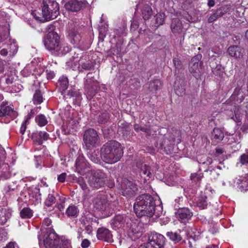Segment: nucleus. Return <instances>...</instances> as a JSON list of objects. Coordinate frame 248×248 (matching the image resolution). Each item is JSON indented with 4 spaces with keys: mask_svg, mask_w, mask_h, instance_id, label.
Returning a JSON list of instances; mask_svg holds the SVG:
<instances>
[{
    "mask_svg": "<svg viewBox=\"0 0 248 248\" xmlns=\"http://www.w3.org/2000/svg\"><path fill=\"white\" fill-rule=\"evenodd\" d=\"M51 223L49 218L43 220L41 233L38 236L39 245L44 246L46 248H71L69 240L61 239L53 229L48 227Z\"/></svg>",
    "mask_w": 248,
    "mask_h": 248,
    "instance_id": "1",
    "label": "nucleus"
},
{
    "mask_svg": "<svg viewBox=\"0 0 248 248\" xmlns=\"http://www.w3.org/2000/svg\"><path fill=\"white\" fill-rule=\"evenodd\" d=\"M133 208L135 214L139 217L145 216L152 217L154 215L159 217L162 213V211L160 213L155 211L158 208L162 209V207L158 206L155 208V201L153 197L147 194L139 196L135 200Z\"/></svg>",
    "mask_w": 248,
    "mask_h": 248,
    "instance_id": "2",
    "label": "nucleus"
},
{
    "mask_svg": "<svg viewBox=\"0 0 248 248\" xmlns=\"http://www.w3.org/2000/svg\"><path fill=\"white\" fill-rule=\"evenodd\" d=\"M123 155L121 144L115 140H110L103 145L100 150V157L108 164H114L120 160Z\"/></svg>",
    "mask_w": 248,
    "mask_h": 248,
    "instance_id": "3",
    "label": "nucleus"
},
{
    "mask_svg": "<svg viewBox=\"0 0 248 248\" xmlns=\"http://www.w3.org/2000/svg\"><path fill=\"white\" fill-rule=\"evenodd\" d=\"M41 7L43 16L46 21L55 19L59 14V5L54 0H44Z\"/></svg>",
    "mask_w": 248,
    "mask_h": 248,
    "instance_id": "4",
    "label": "nucleus"
},
{
    "mask_svg": "<svg viewBox=\"0 0 248 248\" xmlns=\"http://www.w3.org/2000/svg\"><path fill=\"white\" fill-rule=\"evenodd\" d=\"M44 45L46 48L54 52L61 50L60 37L56 32H49L44 40Z\"/></svg>",
    "mask_w": 248,
    "mask_h": 248,
    "instance_id": "5",
    "label": "nucleus"
},
{
    "mask_svg": "<svg viewBox=\"0 0 248 248\" xmlns=\"http://www.w3.org/2000/svg\"><path fill=\"white\" fill-rule=\"evenodd\" d=\"M107 180L106 174L101 170H97L90 178L88 183L91 187L99 188L104 186Z\"/></svg>",
    "mask_w": 248,
    "mask_h": 248,
    "instance_id": "6",
    "label": "nucleus"
},
{
    "mask_svg": "<svg viewBox=\"0 0 248 248\" xmlns=\"http://www.w3.org/2000/svg\"><path fill=\"white\" fill-rule=\"evenodd\" d=\"M165 242V238L162 234L151 232L149 234L147 245L148 248H163Z\"/></svg>",
    "mask_w": 248,
    "mask_h": 248,
    "instance_id": "7",
    "label": "nucleus"
},
{
    "mask_svg": "<svg viewBox=\"0 0 248 248\" xmlns=\"http://www.w3.org/2000/svg\"><path fill=\"white\" fill-rule=\"evenodd\" d=\"M83 140L88 148L95 147L99 143V138L97 132L94 129L91 128L85 132Z\"/></svg>",
    "mask_w": 248,
    "mask_h": 248,
    "instance_id": "8",
    "label": "nucleus"
},
{
    "mask_svg": "<svg viewBox=\"0 0 248 248\" xmlns=\"http://www.w3.org/2000/svg\"><path fill=\"white\" fill-rule=\"evenodd\" d=\"M202 55L199 54L193 57L189 63V71L197 79L200 78L201 76L200 69L202 68V62H200Z\"/></svg>",
    "mask_w": 248,
    "mask_h": 248,
    "instance_id": "9",
    "label": "nucleus"
},
{
    "mask_svg": "<svg viewBox=\"0 0 248 248\" xmlns=\"http://www.w3.org/2000/svg\"><path fill=\"white\" fill-rule=\"evenodd\" d=\"M122 195L127 197L134 196L138 192L137 185L132 181L124 180L121 184Z\"/></svg>",
    "mask_w": 248,
    "mask_h": 248,
    "instance_id": "10",
    "label": "nucleus"
},
{
    "mask_svg": "<svg viewBox=\"0 0 248 248\" xmlns=\"http://www.w3.org/2000/svg\"><path fill=\"white\" fill-rule=\"evenodd\" d=\"M93 203L94 207L97 209L104 211L109 209L111 202L108 200L106 195L99 194L95 197Z\"/></svg>",
    "mask_w": 248,
    "mask_h": 248,
    "instance_id": "11",
    "label": "nucleus"
},
{
    "mask_svg": "<svg viewBox=\"0 0 248 248\" xmlns=\"http://www.w3.org/2000/svg\"><path fill=\"white\" fill-rule=\"evenodd\" d=\"M76 171L83 175L90 170V165L82 155H79L75 161Z\"/></svg>",
    "mask_w": 248,
    "mask_h": 248,
    "instance_id": "12",
    "label": "nucleus"
},
{
    "mask_svg": "<svg viewBox=\"0 0 248 248\" xmlns=\"http://www.w3.org/2000/svg\"><path fill=\"white\" fill-rule=\"evenodd\" d=\"M87 4L86 0H68L64 7L65 9L73 12H77Z\"/></svg>",
    "mask_w": 248,
    "mask_h": 248,
    "instance_id": "13",
    "label": "nucleus"
},
{
    "mask_svg": "<svg viewBox=\"0 0 248 248\" xmlns=\"http://www.w3.org/2000/svg\"><path fill=\"white\" fill-rule=\"evenodd\" d=\"M231 10V5L229 4L222 6L217 8L214 13L211 14L208 19V22L212 23L217 20L218 18L222 17Z\"/></svg>",
    "mask_w": 248,
    "mask_h": 248,
    "instance_id": "14",
    "label": "nucleus"
},
{
    "mask_svg": "<svg viewBox=\"0 0 248 248\" xmlns=\"http://www.w3.org/2000/svg\"><path fill=\"white\" fill-rule=\"evenodd\" d=\"M193 213L188 208L179 209L176 213V217L181 222H186L191 219Z\"/></svg>",
    "mask_w": 248,
    "mask_h": 248,
    "instance_id": "15",
    "label": "nucleus"
},
{
    "mask_svg": "<svg viewBox=\"0 0 248 248\" xmlns=\"http://www.w3.org/2000/svg\"><path fill=\"white\" fill-rule=\"evenodd\" d=\"M127 219L124 215H117L111 220L110 225L113 229L117 230L123 227Z\"/></svg>",
    "mask_w": 248,
    "mask_h": 248,
    "instance_id": "16",
    "label": "nucleus"
},
{
    "mask_svg": "<svg viewBox=\"0 0 248 248\" xmlns=\"http://www.w3.org/2000/svg\"><path fill=\"white\" fill-rule=\"evenodd\" d=\"M31 138L36 144L41 145L43 141L47 140L49 139V136L45 131H40L32 133Z\"/></svg>",
    "mask_w": 248,
    "mask_h": 248,
    "instance_id": "17",
    "label": "nucleus"
},
{
    "mask_svg": "<svg viewBox=\"0 0 248 248\" xmlns=\"http://www.w3.org/2000/svg\"><path fill=\"white\" fill-rule=\"evenodd\" d=\"M97 237L100 240H104L106 242H111L112 234L110 231L105 228H99L97 231Z\"/></svg>",
    "mask_w": 248,
    "mask_h": 248,
    "instance_id": "18",
    "label": "nucleus"
},
{
    "mask_svg": "<svg viewBox=\"0 0 248 248\" xmlns=\"http://www.w3.org/2000/svg\"><path fill=\"white\" fill-rule=\"evenodd\" d=\"M186 83L183 80H179L175 82L174 91L175 93L179 96H183L186 93Z\"/></svg>",
    "mask_w": 248,
    "mask_h": 248,
    "instance_id": "19",
    "label": "nucleus"
},
{
    "mask_svg": "<svg viewBox=\"0 0 248 248\" xmlns=\"http://www.w3.org/2000/svg\"><path fill=\"white\" fill-rule=\"evenodd\" d=\"M227 52L231 57L241 58L244 55L245 51L240 46H233L228 48Z\"/></svg>",
    "mask_w": 248,
    "mask_h": 248,
    "instance_id": "20",
    "label": "nucleus"
},
{
    "mask_svg": "<svg viewBox=\"0 0 248 248\" xmlns=\"http://www.w3.org/2000/svg\"><path fill=\"white\" fill-rule=\"evenodd\" d=\"M139 5H141V13L143 19L145 20H148L153 14L152 8L146 3H141Z\"/></svg>",
    "mask_w": 248,
    "mask_h": 248,
    "instance_id": "21",
    "label": "nucleus"
},
{
    "mask_svg": "<svg viewBox=\"0 0 248 248\" xmlns=\"http://www.w3.org/2000/svg\"><path fill=\"white\" fill-rule=\"evenodd\" d=\"M69 86V81L67 77L61 76L57 83V87L60 91L61 94H63L64 92L67 89Z\"/></svg>",
    "mask_w": 248,
    "mask_h": 248,
    "instance_id": "22",
    "label": "nucleus"
},
{
    "mask_svg": "<svg viewBox=\"0 0 248 248\" xmlns=\"http://www.w3.org/2000/svg\"><path fill=\"white\" fill-rule=\"evenodd\" d=\"M170 28L174 33H181L183 31V25L181 21L177 18L173 19Z\"/></svg>",
    "mask_w": 248,
    "mask_h": 248,
    "instance_id": "23",
    "label": "nucleus"
},
{
    "mask_svg": "<svg viewBox=\"0 0 248 248\" xmlns=\"http://www.w3.org/2000/svg\"><path fill=\"white\" fill-rule=\"evenodd\" d=\"M81 36L80 34L75 29L71 31L69 33V40L73 45H78L81 41Z\"/></svg>",
    "mask_w": 248,
    "mask_h": 248,
    "instance_id": "24",
    "label": "nucleus"
},
{
    "mask_svg": "<svg viewBox=\"0 0 248 248\" xmlns=\"http://www.w3.org/2000/svg\"><path fill=\"white\" fill-rule=\"evenodd\" d=\"M14 113L13 108L4 104L3 102L0 105V117L11 116Z\"/></svg>",
    "mask_w": 248,
    "mask_h": 248,
    "instance_id": "25",
    "label": "nucleus"
},
{
    "mask_svg": "<svg viewBox=\"0 0 248 248\" xmlns=\"http://www.w3.org/2000/svg\"><path fill=\"white\" fill-rule=\"evenodd\" d=\"M79 214V210L77 206L71 204L66 209L65 215L70 218L77 217Z\"/></svg>",
    "mask_w": 248,
    "mask_h": 248,
    "instance_id": "26",
    "label": "nucleus"
},
{
    "mask_svg": "<svg viewBox=\"0 0 248 248\" xmlns=\"http://www.w3.org/2000/svg\"><path fill=\"white\" fill-rule=\"evenodd\" d=\"M224 137V134L221 129L218 128H214L211 134V139L212 140L218 142L221 141Z\"/></svg>",
    "mask_w": 248,
    "mask_h": 248,
    "instance_id": "27",
    "label": "nucleus"
},
{
    "mask_svg": "<svg viewBox=\"0 0 248 248\" xmlns=\"http://www.w3.org/2000/svg\"><path fill=\"white\" fill-rule=\"evenodd\" d=\"M77 66L79 71H81V69L91 70L93 68V64L90 61L83 62L82 60H80Z\"/></svg>",
    "mask_w": 248,
    "mask_h": 248,
    "instance_id": "28",
    "label": "nucleus"
},
{
    "mask_svg": "<svg viewBox=\"0 0 248 248\" xmlns=\"http://www.w3.org/2000/svg\"><path fill=\"white\" fill-rule=\"evenodd\" d=\"M140 174L142 177L143 176L145 177L146 176L148 178H151L153 176L151 172L150 167L146 164L142 165L140 168Z\"/></svg>",
    "mask_w": 248,
    "mask_h": 248,
    "instance_id": "29",
    "label": "nucleus"
},
{
    "mask_svg": "<svg viewBox=\"0 0 248 248\" xmlns=\"http://www.w3.org/2000/svg\"><path fill=\"white\" fill-rule=\"evenodd\" d=\"M67 95L69 97L75 98L77 103H80L81 100V95L80 93L77 90L71 89L70 90Z\"/></svg>",
    "mask_w": 248,
    "mask_h": 248,
    "instance_id": "30",
    "label": "nucleus"
},
{
    "mask_svg": "<svg viewBox=\"0 0 248 248\" xmlns=\"http://www.w3.org/2000/svg\"><path fill=\"white\" fill-rule=\"evenodd\" d=\"M166 235L175 243H178L182 239L181 235L176 232H167Z\"/></svg>",
    "mask_w": 248,
    "mask_h": 248,
    "instance_id": "31",
    "label": "nucleus"
},
{
    "mask_svg": "<svg viewBox=\"0 0 248 248\" xmlns=\"http://www.w3.org/2000/svg\"><path fill=\"white\" fill-rule=\"evenodd\" d=\"M161 86V83L160 80L155 79L152 80L149 83L148 88L151 92L156 91Z\"/></svg>",
    "mask_w": 248,
    "mask_h": 248,
    "instance_id": "32",
    "label": "nucleus"
},
{
    "mask_svg": "<svg viewBox=\"0 0 248 248\" xmlns=\"http://www.w3.org/2000/svg\"><path fill=\"white\" fill-rule=\"evenodd\" d=\"M206 199L207 197L205 196L199 197L196 202L197 206L201 209L206 208L208 204Z\"/></svg>",
    "mask_w": 248,
    "mask_h": 248,
    "instance_id": "33",
    "label": "nucleus"
},
{
    "mask_svg": "<svg viewBox=\"0 0 248 248\" xmlns=\"http://www.w3.org/2000/svg\"><path fill=\"white\" fill-rule=\"evenodd\" d=\"M32 117V115L31 113H29L25 118V119L22 124L21 125L20 128V133L23 135L27 129V126L29 124L30 120Z\"/></svg>",
    "mask_w": 248,
    "mask_h": 248,
    "instance_id": "34",
    "label": "nucleus"
},
{
    "mask_svg": "<svg viewBox=\"0 0 248 248\" xmlns=\"http://www.w3.org/2000/svg\"><path fill=\"white\" fill-rule=\"evenodd\" d=\"M32 215V210L28 207H24L20 211V216L22 218H30Z\"/></svg>",
    "mask_w": 248,
    "mask_h": 248,
    "instance_id": "35",
    "label": "nucleus"
},
{
    "mask_svg": "<svg viewBox=\"0 0 248 248\" xmlns=\"http://www.w3.org/2000/svg\"><path fill=\"white\" fill-rule=\"evenodd\" d=\"M35 122L41 127L46 125L47 123V120L43 114H40L36 117Z\"/></svg>",
    "mask_w": 248,
    "mask_h": 248,
    "instance_id": "36",
    "label": "nucleus"
},
{
    "mask_svg": "<svg viewBox=\"0 0 248 248\" xmlns=\"http://www.w3.org/2000/svg\"><path fill=\"white\" fill-rule=\"evenodd\" d=\"M234 117L233 119L236 122H239L241 120L242 110L239 106H235L233 109Z\"/></svg>",
    "mask_w": 248,
    "mask_h": 248,
    "instance_id": "37",
    "label": "nucleus"
},
{
    "mask_svg": "<svg viewBox=\"0 0 248 248\" xmlns=\"http://www.w3.org/2000/svg\"><path fill=\"white\" fill-rule=\"evenodd\" d=\"M33 103L35 105L40 104L43 102V97L40 91H36L33 97Z\"/></svg>",
    "mask_w": 248,
    "mask_h": 248,
    "instance_id": "38",
    "label": "nucleus"
},
{
    "mask_svg": "<svg viewBox=\"0 0 248 248\" xmlns=\"http://www.w3.org/2000/svg\"><path fill=\"white\" fill-rule=\"evenodd\" d=\"M29 197L31 199V198L34 199L35 202L37 203L40 202L41 198L39 189L38 188H35L31 193L30 194Z\"/></svg>",
    "mask_w": 248,
    "mask_h": 248,
    "instance_id": "39",
    "label": "nucleus"
},
{
    "mask_svg": "<svg viewBox=\"0 0 248 248\" xmlns=\"http://www.w3.org/2000/svg\"><path fill=\"white\" fill-rule=\"evenodd\" d=\"M131 225L127 226L131 232L134 234L138 233L140 232L141 228L140 226H138L137 223L135 221H132Z\"/></svg>",
    "mask_w": 248,
    "mask_h": 248,
    "instance_id": "40",
    "label": "nucleus"
},
{
    "mask_svg": "<svg viewBox=\"0 0 248 248\" xmlns=\"http://www.w3.org/2000/svg\"><path fill=\"white\" fill-rule=\"evenodd\" d=\"M73 180L79 185L83 190H85L87 189V186L82 177H75Z\"/></svg>",
    "mask_w": 248,
    "mask_h": 248,
    "instance_id": "41",
    "label": "nucleus"
},
{
    "mask_svg": "<svg viewBox=\"0 0 248 248\" xmlns=\"http://www.w3.org/2000/svg\"><path fill=\"white\" fill-rule=\"evenodd\" d=\"M56 202L55 197L51 194H49L45 202V204L46 206L47 207L51 206L52 204H53Z\"/></svg>",
    "mask_w": 248,
    "mask_h": 248,
    "instance_id": "42",
    "label": "nucleus"
},
{
    "mask_svg": "<svg viewBox=\"0 0 248 248\" xmlns=\"http://www.w3.org/2000/svg\"><path fill=\"white\" fill-rule=\"evenodd\" d=\"M239 162L243 165H248V150L240 155Z\"/></svg>",
    "mask_w": 248,
    "mask_h": 248,
    "instance_id": "43",
    "label": "nucleus"
},
{
    "mask_svg": "<svg viewBox=\"0 0 248 248\" xmlns=\"http://www.w3.org/2000/svg\"><path fill=\"white\" fill-rule=\"evenodd\" d=\"M155 23L157 26H159L163 24L164 15L162 13H159L155 15Z\"/></svg>",
    "mask_w": 248,
    "mask_h": 248,
    "instance_id": "44",
    "label": "nucleus"
},
{
    "mask_svg": "<svg viewBox=\"0 0 248 248\" xmlns=\"http://www.w3.org/2000/svg\"><path fill=\"white\" fill-rule=\"evenodd\" d=\"M98 152L96 153L95 151L90 154L89 155V158L93 162L95 163H98L100 162V155L99 156L98 154Z\"/></svg>",
    "mask_w": 248,
    "mask_h": 248,
    "instance_id": "45",
    "label": "nucleus"
},
{
    "mask_svg": "<svg viewBox=\"0 0 248 248\" xmlns=\"http://www.w3.org/2000/svg\"><path fill=\"white\" fill-rule=\"evenodd\" d=\"M109 118L108 114L107 113H104L99 116L98 122L99 123H105Z\"/></svg>",
    "mask_w": 248,
    "mask_h": 248,
    "instance_id": "46",
    "label": "nucleus"
},
{
    "mask_svg": "<svg viewBox=\"0 0 248 248\" xmlns=\"http://www.w3.org/2000/svg\"><path fill=\"white\" fill-rule=\"evenodd\" d=\"M70 50V48L69 46H65L64 45H62L61 44V50H60V51L58 52L59 53V54H65L69 52Z\"/></svg>",
    "mask_w": 248,
    "mask_h": 248,
    "instance_id": "47",
    "label": "nucleus"
},
{
    "mask_svg": "<svg viewBox=\"0 0 248 248\" xmlns=\"http://www.w3.org/2000/svg\"><path fill=\"white\" fill-rule=\"evenodd\" d=\"M204 158H206V161H202V160L198 161L199 163L202 164L210 165L212 164L213 160L211 158L204 156Z\"/></svg>",
    "mask_w": 248,
    "mask_h": 248,
    "instance_id": "48",
    "label": "nucleus"
},
{
    "mask_svg": "<svg viewBox=\"0 0 248 248\" xmlns=\"http://www.w3.org/2000/svg\"><path fill=\"white\" fill-rule=\"evenodd\" d=\"M91 74V73H89L87 75V79L85 81V85L87 89H89L90 87L92 86V84L91 83V79L89 77V75Z\"/></svg>",
    "mask_w": 248,
    "mask_h": 248,
    "instance_id": "49",
    "label": "nucleus"
},
{
    "mask_svg": "<svg viewBox=\"0 0 248 248\" xmlns=\"http://www.w3.org/2000/svg\"><path fill=\"white\" fill-rule=\"evenodd\" d=\"M67 174L65 172H63L58 176L57 180L59 182L63 183L65 180Z\"/></svg>",
    "mask_w": 248,
    "mask_h": 248,
    "instance_id": "50",
    "label": "nucleus"
},
{
    "mask_svg": "<svg viewBox=\"0 0 248 248\" xmlns=\"http://www.w3.org/2000/svg\"><path fill=\"white\" fill-rule=\"evenodd\" d=\"M46 76L47 79H51L55 77V73L54 71L47 70L46 72Z\"/></svg>",
    "mask_w": 248,
    "mask_h": 248,
    "instance_id": "51",
    "label": "nucleus"
},
{
    "mask_svg": "<svg viewBox=\"0 0 248 248\" xmlns=\"http://www.w3.org/2000/svg\"><path fill=\"white\" fill-rule=\"evenodd\" d=\"M173 63L176 68L178 69L181 65V62L179 58H175L173 59Z\"/></svg>",
    "mask_w": 248,
    "mask_h": 248,
    "instance_id": "52",
    "label": "nucleus"
},
{
    "mask_svg": "<svg viewBox=\"0 0 248 248\" xmlns=\"http://www.w3.org/2000/svg\"><path fill=\"white\" fill-rule=\"evenodd\" d=\"M91 242L87 239H84L82 241L81 246L82 248H87L90 245Z\"/></svg>",
    "mask_w": 248,
    "mask_h": 248,
    "instance_id": "53",
    "label": "nucleus"
},
{
    "mask_svg": "<svg viewBox=\"0 0 248 248\" xmlns=\"http://www.w3.org/2000/svg\"><path fill=\"white\" fill-rule=\"evenodd\" d=\"M240 187L241 188L242 191H247L248 190V181H243L241 183V185L240 186Z\"/></svg>",
    "mask_w": 248,
    "mask_h": 248,
    "instance_id": "54",
    "label": "nucleus"
},
{
    "mask_svg": "<svg viewBox=\"0 0 248 248\" xmlns=\"http://www.w3.org/2000/svg\"><path fill=\"white\" fill-rule=\"evenodd\" d=\"M55 29V27L53 24H49L46 27V30L49 32H54L53 31Z\"/></svg>",
    "mask_w": 248,
    "mask_h": 248,
    "instance_id": "55",
    "label": "nucleus"
},
{
    "mask_svg": "<svg viewBox=\"0 0 248 248\" xmlns=\"http://www.w3.org/2000/svg\"><path fill=\"white\" fill-rule=\"evenodd\" d=\"M16 245V243L14 242H10L8 243L5 247H4L3 248H15V245Z\"/></svg>",
    "mask_w": 248,
    "mask_h": 248,
    "instance_id": "56",
    "label": "nucleus"
},
{
    "mask_svg": "<svg viewBox=\"0 0 248 248\" xmlns=\"http://www.w3.org/2000/svg\"><path fill=\"white\" fill-rule=\"evenodd\" d=\"M85 231L88 234H91L93 231V227L91 225H88L85 227Z\"/></svg>",
    "mask_w": 248,
    "mask_h": 248,
    "instance_id": "57",
    "label": "nucleus"
},
{
    "mask_svg": "<svg viewBox=\"0 0 248 248\" xmlns=\"http://www.w3.org/2000/svg\"><path fill=\"white\" fill-rule=\"evenodd\" d=\"M0 54L2 56H6L8 54L7 49L3 48L0 51Z\"/></svg>",
    "mask_w": 248,
    "mask_h": 248,
    "instance_id": "58",
    "label": "nucleus"
},
{
    "mask_svg": "<svg viewBox=\"0 0 248 248\" xmlns=\"http://www.w3.org/2000/svg\"><path fill=\"white\" fill-rule=\"evenodd\" d=\"M4 69V64L2 61L0 60V73L3 72Z\"/></svg>",
    "mask_w": 248,
    "mask_h": 248,
    "instance_id": "59",
    "label": "nucleus"
},
{
    "mask_svg": "<svg viewBox=\"0 0 248 248\" xmlns=\"http://www.w3.org/2000/svg\"><path fill=\"white\" fill-rule=\"evenodd\" d=\"M215 4V2L214 0H208L207 5L210 7H213Z\"/></svg>",
    "mask_w": 248,
    "mask_h": 248,
    "instance_id": "60",
    "label": "nucleus"
},
{
    "mask_svg": "<svg viewBox=\"0 0 248 248\" xmlns=\"http://www.w3.org/2000/svg\"><path fill=\"white\" fill-rule=\"evenodd\" d=\"M140 130L143 131V132H145L148 135L150 134V130L147 128H145V127H140Z\"/></svg>",
    "mask_w": 248,
    "mask_h": 248,
    "instance_id": "61",
    "label": "nucleus"
},
{
    "mask_svg": "<svg viewBox=\"0 0 248 248\" xmlns=\"http://www.w3.org/2000/svg\"><path fill=\"white\" fill-rule=\"evenodd\" d=\"M13 82V78L11 77H9L6 78V82L7 84H10L12 83Z\"/></svg>",
    "mask_w": 248,
    "mask_h": 248,
    "instance_id": "62",
    "label": "nucleus"
},
{
    "mask_svg": "<svg viewBox=\"0 0 248 248\" xmlns=\"http://www.w3.org/2000/svg\"><path fill=\"white\" fill-rule=\"evenodd\" d=\"M10 47H11V48H12H12H14V51H13V53H14H14H16V52H17V48L16 46V45L15 44H11V45H10Z\"/></svg>",
    "mask_w": 248,
    "mask_h": 248,
    "instance_id": "63",
    "label": "nucleus"
},
{
    "mask_svg": "<svg viewBox=\"0 0 248 248\" xmlns=\"http://www.w3.org/2000/svg\"><path fill=\"white\" fill-rule=\"evenodd\" d=\"M248 129V124H244L242 127L241 128V130L243 132H245L246 130Z\"/></svg>",
    "mask_w": 248,
    "mask_h": 248,
    "instance_id": "64",
    "label": "nucleus"
}]
</instances>
